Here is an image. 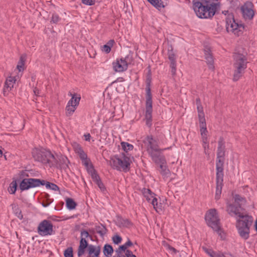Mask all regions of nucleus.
<instances>
[{
  "label": "nucleus",
  "mask_w": 257,
  "mask_h": 257,
  "mask_svg": "<svg viewBox=\"0 0 257 257\" xmlns=\"http://www.w3.org/2000/svg\"><path fill=\"white\" fill-rule=\"evenodd\" d=\"M253 222V218L248 215H243L236 219V227L240 237L246 240L249 237L250 228Z\"/></svg>",
  "instance_id": "obj_3"
},
{
  "label": "nucleus",
  "mask_w": 257,
  "mask_h": 257,
  "mask_svg": "<svg viewBox=\"0 0 257 257\" xmlns=\"http://www.w3.org/2000/svg\"><path fill=\"white\" fill-rule=\"evenodd\" d=\"M45 185L47 189H49L54 191H58L59 190V187L55 184L49 182L45 180L44 184L43 186Z\"/></svg>",
  "instance_id": "obj_39"
},
{
  "label": "nucleus",
  "mask_w": 257,
  "mask_h": 257,
  "mask_svg": "<svg viewBox=\"0 0 257 257\" xmlns=\"http://www.w3.org/2000/svg\"><path fill=\"white\" fill-rule=\"evenodd\" d=\"M226 153L225 142L222 137H220L218 141L217 151Z\"/></svg>",
  "instance_id": "obj_32"
},
{
  "label": "nucleus",
  "mask_w": 257,
  "mask_h": 257,
  "mask_svg": "<svg viewBox=\"0 0 257 257\" xmlns=\"http://www.w3.org/2000/svg\"><path fill=\"white\" fill-rule=\"evenodd\" d=\"M169 148H165L164 149H160L159 151H149L148 150L149 154L151 157L152 160L157 164H166L165 157L161 152L169 149Z\"/></svg>",
  "instance_id": "obj_15"
},
{
  "label": "nucleus",
  "mask_w": 257,
  "mask_h": 257,
  "mask_svg": "<svg viewBox=\"0 0 257 257\" xmlns=\"http://www.w3.org/2000/svg\"><path fill=\"white\" fill-rule=\"evenodd\" d=\"M168 59L170 61V67L171 69V73L172 75H175L177 70L176 56L172 49L168 51Z\"/></svg>",
  "instance_id": "obj_19"
},
{
  "label": "nucleus",
  "mask_w": 257,
  "mask_h": 257,
  "mask_svg": "<svg viewBox=\"0 0 257 257\" xmlns=\"http://www.w3.org/2000/svg\"><path fill=\"white\" fill-rule=\"evenodd\" d=\"M120 144L122 149L125 153H127L128 151L133 150L134 148L133 145L127 142H122Z\"/></svg>",
  "instance_id": "obj_40"
},
{
  "label": "nucleus",
  "mask_w": 257,
  "mask_h": 257,
  "mask_svg": "<svg viewBox=\"0 0 257 257\" xmlns=\"http://www.w3.org/2000/svg\"><path fill=\"white\" fill-rule=\"evenodd\" d=\"M70 162L68 158L61 154H56L54 157H51L50 163V167H55L58 169L66 170L69 168L68 164Z\"/></svg>",
  "instance_id": "obj_9"
},
{
  "label": "nucleus",
  "mask_w": 257,
  "mask_h": 257,
  "mask_svg": "<svg viewBox=\"0 0 257 257\" xmlns=\"http://www.w3.org/2000/svg\"><path fill=\"white\" fill-rule=\"evenodd\" d=\"M234 203L239 205L241 204V206L242 204H244L246 202V199L245 198L241 197L240 195L238 194H235L234 197Z\"/></svg>",
  "instance_id": "obj_38"
},
{
  "label": "nucleus",
  "mask_w": 257,
  "mask_h": 257,
  "mask_svg": "<svg viewBox=\"0 0 257 257\" xmlns=\"http://www.w3.org/2000/svg\"><path fill=\"white\" fill-rule=\"evenodd\" d=\"M148 143V149L149 151H159L160 149L158 145L157 141L154 139L152 136H148L146 138Z\"/></svg>",
  "instance_id": "obj_23"
},
{
  "label": "nucleus",
  "mask_w": 257,
  "mask_h": 257,
  "mask_svg": "<svg viewBox=\"0 0 257 257\" xmlns=\"http://www.w3.org/2000/svg\"><path fill=\"white\" fill-rule=\"evenodd\" d=\"M26 61V56H21L17 66L19 72L24 70V65Z\"/></svg>",
  "instance_id": "obj_36"
},
{
  "label": "nucleus",
  "mask_w": 257,
  "mask_h": 257,
  "mask_svg": "<svg viewBox=\"0 0 257 257\" xmlns=\"http://www.w3.org/2000/svg\"><path fill=\"white\" fill-rule=\"evenodd\" d=\"M204 57L209 68L213 70L214 59L210 48L206 47L204 49Z\"/></svg>",
  "instance_id": "obj_21"
},
{
  "label": "nucleus",
  "mask_w": 257,
  "mask_h": 257,
  "mask_svg": "<svg viewBox=\"0 0 257 257\" xmlns=\"http://www.w3.org/2000/svg\"><path fill=\"white\" fill-rule=\"evenodd\" d=\"M242 208L241 204L237 205L235 203H227L226 211L231 216H235L236 218H238L240 216L243 215V214L241 212Z\"/></svg>",
  "instance_id": "obj_16"
},
{
  "label": "nucleus",
  "mask_w": 257,
  "mask_h": 257,
  "mask_svg": "<svg viewBox=\"0 0 257 257\" xmlns=\"http://www.w3.org/2000/svg\"><path fill=\"white\" fill-rule=\"evenodd\" d=\"M116 224L119 227H129L133 225L132 222L128 219H124L120 215L116 216Z\"/></svg>",
  "instance_id": "obj_22"
},
{
  "label": "nucleus",
  "mask_w": 257,
  "mask_h": 257,
  "mask_svg": "<svg viewBox=\"0 0 257 257\" xmlns=\"http://www.w3.org/2000/svg\"><path fill=\"white\" fill-rule=\"evenodd\" d=\"M86 247H86L85 246H84L82 245H79L77 252L78 257H80L84 253Z\"/></svg>",
  "instance_id": "obj_50"
},
{
  "label": "nucleus",
  "mask_w": 257,
  "mask_h": 257,
  "mask_svg": "<svg viewBox=\"0 0 257 257\" xmlns=\"http://www.w3.org/2000/svg\"><path fill=\"white\" fill-rule=\"evenodd\" d=\"M37 231L42 236L52 235L54 233L52 223L49 220H43L39 223Z\"/></svg>",
  "instance_id": "obj_12"
},
{
  "label": "nucleus",
  "mask_w": 257,
  "mask_h": 257,
  "mask_svg": "<svg viewBox=\"0 0 257 257\" xmlns=\"http://www.w3.org/2000/svg\"><path fill=\"white\" fill-rule=\"evenodd\" d=\"M79 245H82L84 246H85L86 247H87L89 246L88 242H87V240H86V238H85V237H81Z\"/></svg>",
  "instance_id": "obj_55"
},
{
  "label": "nucleus",
  "mask_w": 257,
  "mask_h": 257,
  "mask_svg": "<svg viewBox=\"0 0 257 257\" xmlns=\"http://www.w3.org/2000/svg\"><path fill=\"white\" fill-rule=\"evenodd\" d=\"M84 137H85V140L86 141H89L90 140V138H91V136L90 135V134L88 133L87 134H85L84 135Z\"/></svg>",
  "instance_id": "obj_64"
},
{
  "label": "nucleus",
  "mask_w": 257,
  "mask_h": 257,
  "mask_svg": "<svg viewBox=\"0 0 257 257\" xmlns=\"http://www.w3.org/2000/svg\"><path fill=\"white\" fill-rule=\"evenodd\" d=\"M45 180L36 178H24L20 183V189L22 191L31 188L43 186Z\"/></svg>",
  "instance_id": "obj_11"
},
{
  "label": "nucleus",
  "mask_w": 257,
  "mask_h": 257,
  "mask_svg": "<svg viewBox=\"0 0 257 257\" xmlns=\"http://www.w3.org/2000/svg\"><path fill=\"white\" fill-rule=\"evenodd\" d=\"M124 252L125 253V255L126 256V257H130L131 255L133 254V252L131 250H129V249L126 250Z\"/></svg>",
  "instance_id": "obj_61"
},
{
  "label": "nucleus",
  "mask_w": 257,
  "mask_h": 257,
  "mask_svg": "<svg viewBox=\"0 0 257 257\" xmlns=\"http://www.w3.org/2000/svg\"><path fill=\"white\" fill-rule=\"evenodd\" d=\"M82 3L87 6H93L95 3V0H81Z\"/></svg>",
  "instance_id": "obj_53"
},
{
  "label": "nucleus",
  "mask_w": 257,
  "mask_h": 257,
  "mask_svg": "<svg viewBox=\"0 0 257 257\" xmlns=\"http://www.w3.org/2000/svg\"><path fill=\"white\" fill-rule=\"evenodd\" d=\"M80 235L81 237H85V238H86L89 237L90 238L91 240H92V237L90 235L88 232L85 229H82L81 230Z\"/></svg>",
  "instance_id": "obj_51"
},
{
  "label": "nucleus",
  "mask_w": 257,
  "mask_h": 257,
  "mask_svg": "<svg viewBox=\"0 0 257 257\" xmlns=\"http://www.w3.org/2000/svg\"><path fill=\"white\" fill-rule=\"evenodd\" d=\"M205 220L207 225L214 231H219L221 225L216 209H211L205 214Z\"/></svg>",
  "instance_id": "obj_8"
},
{
  "label": "nucleus",
  "mask_w": 257,
  "mask_h": 257,
  "mask_svg": "<svg viewBox=\"0 0 257 257\" xmlns=\"http://www.w3.org/2000/svg\"><path fill=\"white\" fill-rule=\"evenodd\" d=\"M225 153L219 151L216 152V173H224Z\"/></svg>",
  "instance_id": "obj_17"
},
{
  "label": "nucleus",
  "mask_w": 257,
  "mask_h": 257,
  "mask_svg": "<svg viewBox=\"0 0 257 257\" xmlns=\"http://www.w3.org/2000/svg\"><path fill=\"white\" fill-rule=\"evenodd\" d=\"M122 251H125L124 250H121L119 249V246L118 247V248L117 249H116L115 250V252H116V255L117 256H118L122 254Z\"/></svg>",
  "instance_id": "obj_62"
},
{
  "label": "nucleus",
  "mask_w": 257,
  "mask_h": 257,
  "mask_svg": "<svg viewBox=\"0 0 257 257\" xmlns=\"http://www.w3.org/2000/svg\"><path fill=\"white\" fill-rule=\"evenodd\" d=\"M91 170L87 171V173L91 176V177L93 181L95 183L99 179H100V177L97 173L96 170L94 168L91 167Z\"/></svg>",
  "instance_id": "obj_33"
},
{
  "label": "nucleus",
  "mask_w": 257,
  "mask_h": 257,
  "mask_svg": "<svg viewBox=\"0 0 257 257\" xmlns=\"http://www.w3.org/2000/svg\"><path fill=\"white\" fill-rule=\"evenodd\" d=\"M32 155L35 161L45 164H49L51 157H54V155L50 150L44 148H35L32 151Z\"/></svg>",
  "instance_id": "obj_7"
},
{
  "label": "nucleus",
  "mask_w": 257,
  "mask_h": 257,
  "mask_svg": "<svg viewBox=\"0 0 257 257\" xmlns=\"http://www.w3.org/2000/svg\"><path fill=\"white\" fill-rule=\"evenodd\" d=\"M150 4L156 9L159 10L165 7L163 0H147Z\"/></svg>",
  "instance_id": "obj_29"
},
{
  "label": "nucleus",
  "mask_w": 257,
  "mask_h": 257,
  "mask_svg": "<svg viewBox=\"0 0 257 257\" xmlns=\"http://www.w3.org/2000/svg\"><path fill=\"white\" fill-rule=\"evenodd\" d=\"M141 192L148 202H151V199L155 195L150 189L143 188Z\"/></svg>",
  "instance_id": "obj_26"
},
{
  "label": "nucleus",
  "mask_w": 257,
  "mask_h": 257,
  "mask_svg": "<svg viewBox=\"0 0 257 257\" xmlns=\"http://www.w3.org/2000/svg\"><path fill=\"white\" fill-rule=\"evenodd\" d=\"M152 73L149 69L147 74L145 88V118L146 125L150 127L152 125L153 94L151 91Z\"/></svg>",
  "instance_id": "obj_2"
},
{
  "label": "nucleus",
  "mask_w": 257,
  "mask_h": 257,
  "mask_svg": "<svg viewBox=\"0 0 257 257\" xmlns=\"http://www.w3.org/2000/svg\"><path fill=\"white\" fill-rule=\"evenodd\" d=\"M202 249L210 257H214L216 252L211 248H208L205 246H202Z\"/></svg>",
  "instance_id": "obj_47"
},
{
  "label": "nucleus",
  "mask_w": 257,
  "mask_h": 257,
  "mask_svg": "<svg viewBox=\"0 0 257 257\" xmlns=\"http://www.w3.org/2000/svg\"><path fill=\"white\" fill-rule=\"evenodd\" d=\"M214 257H225V256L222 252H216Z\"/></svg>",
  "instance_id": "obj_63"
},
{
  "label": "nucleus",
  "mask_w": 257,
  "mask_h": 257,
  "mask_svg": "<svg viewBox=\"0 0 257 257\" xmlns=\"http://www.w3.org/2000/svg\"><path fill=\"white\" fill-rule=\"evenodd\" d=\"M224 173H216V192L215 199L216 200L220 198L222 189L223 186Z\"/></svg>",
  "instance_id": "obj_18"
},
{
  "label": "nucleus",
  "mask_w": 257,
  "mask_h": 257,
  "mask_svg": "<svg viewBox=\"0 0 257 257\" xmlns=\"http://www.w3.org/2000/svg\"><path fill=\"white\" fill-rule=\"evenodd\" d=\"M88 251L91 257H99L100 253V247L99 246L95 247L90 244L88 246Z\"/></svg>",
  "instance_id": "obj_25"
},
{
  "label": "nucleus",
  "mask_w": 257,
  "mask_h": 257,
  "mask_svg": "<svg viewBox=\"0 0 257 257\" xmlns=\"http://www.w3.org/2000/svg\"><path fill=\"white\" fill-rule=\"evenodd\" d=\"M113 251L114 249L111 245L107 243L104 244L103 248V252L105 256H111Z\"/></svg>",
  "instance_id": "obj_28"
},
{
  "label": "nucleus",
  "mask_w": 257,
  "mask_h": 257,
  "mask_svg": "<svg viewBox=\"0 0 257 257\" xmlns=\"http://www.w3.org/2000/svg\"><path fill=\"white\" fill-rule=\"evenodd\" d=\"M201 138L207 137L208 131L206 128H201L200 129Z\"/></svg>",
  "instance_id": "obj_54"
},
{
  "label": "nucleus",
  "mask_w": 257,
  "mask_h": 257,
  "mask_svg": "<svg viewBox=\"0 0 257 257\" xmlns=\"http://www.w3.org/2000/svg\"><path fill=\"white\" fill-rule=\"evenodd\" d=\"M254 5L249 1H246L241 7L240 10L243 18L245 20H251L254 16Z\"/></svg>",
  "instance_id": "obj_14"
},
{
  "label": "nucleus",
  "mask_w": 257,
  "mask_h": 257,
  "mask_svg": "<svg viewBox=\"0 0 257 257\" xmlns=\"http://www.w3.org/2000/svg\"><path fill=\"white\" fill-rule=\"evenodd\" d=\"M12 206L13 212L16 214V215L20 219H23V215L22 213V211L19 207L18 205L12 204Z\"/></svg>",
  "instance_id": "obj_37"
},
{
  "label": "nucleus",
  "mask_w": 257,
  "mask_h": 257,
  "mask_svg": "<svg viewBox=\"0 0 257 257\" xmlns=\"http://www.w3.org/2000/svg\"><path fill=\"white\" fill-rule=\"evenodd\" d=\"M75 153L77 154L81 160L82 164L86 169L87 172L91 170V167L94 168V166L91 163L90 159L88 158L87 155L85 153L80 145H78L75 148Z\"/></svg>",
  "instance_id": "obj_13"
},
{
  "label": "nucleus",
  "mask_w": 257,
  "mask_h": 257,
  "mask_svg": "<svg viewBox=\"0 0 257 257\" xmlns=\"http://www.w3.org/2000/svg\"><path fill=\"white\" fill-rule=\"evenodd\" d=\"M77 106H74V105L67 103L66 106V115L68 116L71 115L75 110L76 109Z\"/></svg>",
  "instance_id": "obj_35"
},
{
  "label": "nucleus",
  "mask_w": 257,
  "mask_h": 257,
  "mask_svg": "<svg viewBox=\"0 0 257 257\" xmlns=\"http://www.w3.org/2000/svg\"><path fill=\"white\" fill-rule=\"evenodd\" d=\"M61 19L59 16L56 13L52 14V18L50 21L51 24H57L61 21Z\"/></svg>",
  "instance_id": "obj_43"
},
{
  "label": "nucleus",
  "mask_w": 257,
  "mask_h": 257,
  "mask_svg": "<svg viewBox=\"0 0 257 257\" xmlns=\"http://www.w3.org/2000/svg\"><path fill=\"white\" fill-rule=\"evenodd\" d=\"M52 201H50V199L46 200L45 201H43L42 203V205L44 207H47L50 205V204L52 203Z\"/></svg>",
  "instance_id": "obj_59"
},
{
  "label": "nucleus",
  "mask_w": 257,
  "mask_h": 257,
  "mask_svg": "<svg viewBox=\"0 0 257 257\" xmlns=\"http://www.w3.org/2000/svg\"><path fill=\"white\" fill-rule=\"evenodd\" d=\"M95 229L96 232L101 237H103L107 231V229L106 228V226L102 224H100V225L96 226Z\"/></svg>",
  "instance_id": "obj_34"
},
{
  "label": "nucleus",
  "mask_w": 257,
  "mask_h": 257,
  "mask_svg": "<svg viewBox=\"0 0 257 257\" xmlns=\"http://www.w3.org/2000/svg\"><path fill=\"white\" fill-rule=\"evenodd\" d=\"M112 239L114 244H118L121 242L122 238L120 235L116 234L112 237Z\"/></svg>",
  "instance_id": "obj_49"
},
{
  "label": "nucleus",
  "mask_w": 257,
  "mask_h": 257,
  "mask_svg": "<svg viewBox=\"0 0 257 257\" xmlns=\"http://www.w3.org/2000/svg\"><path fill=\"white\" fill-rule=\"evenodd\" d=\"M65 201L66 207L70 210L74 209L77 205L76 202L71 198H67Z\"/></svg>",
  "instance_id": "obj_31"
},
{
  "label": "nucleus",
  "mask_w": 257,
  "mask_h": 257,
  "mask_svg": "<svg viewBox=\"0 0 257 257\" xmlns=\"http://www.w3.org/2000/svg\"><path fill=\"white\" fill-rule=\"evenodd\" d=\"M68 95L71 96V98L68 102L69 104L74 105V106H77L81 99L80 95L76 93H72L71 92H69Z\"/></svg>",
  "instance_id": "obj_24"
},
{
  "label": "nucleus",
  "mask_w": 257,
  "mask_h": 257,
  "mask_svg": "<svg viewBox=\"0 0 257 257\" xmlns=\"http://www.w3.org/2000/svg\"><path fill=\"white\" fill-rule=\"evenodd\" d=\"M150 202L153 205L154 208L156 210V211L158 212V209L162 210L161 205H158L157 199L154 196L151 199Z\"/></svg>",
  "instance_id": "obj_44"
},
{
  "label": "nucleus",
  "mask_w": 257,
  "mask_h": 257,
  "mask_svg": "<svg viewBox=\"0 0 257 257\" xmlns=\"http://www.w3.org/2000/svg\"><path fill=\"white\" fill-rule=\"evenodd\" d=\"M165 164H160V168L161 169V174L164 178H168L171 174L170 171L167 168Z\"/></svg>",
  "instance_id": "obj_30"
},
{
  "label": "nucleus",
  "mask_w": 257,
  "mask_h": 257,
  "mask_svg": "<svg viewBox=\"0 0 257 257\" xmlns=\"http://www.w3.org/2000/svg\"><path fill=\"white\" fill-rule=\"evenodd\" d=\"M133 60L132 56L129 55L125 57L117 58L115 61L112 63L113 70L115 72H122L127 69L129 64Z\"/></svg>",
  "instance_id": "obj_10"
},
{
  "label": "nucleus",
  "mask_w": 257,
  "mask_h": 257,
  "mask_svg": "<svg viewBox=\"0 0 257 257\" xmlns=\"http://www.w3.org/2000/svg\"><path fill=\"white\" fill-rule=\"evenodd\" d=\"M197 112L198 113L204 112L203 107L202 105H197Z\"/></svg>",
  "instance_id": "obj_60"
},
{
  "label": "nucleus",
  "mask_w": 257,
  "mask_h": 257,
  "mask_svg": "<svg viewBox=\"0 0 257 257\" xmlns=\"http://www.w3.org/2000/svg\"><path fill=\"white\" fill-rule=\"evenodd\" d=\"M131 161L124 153L115 155L110 159V165L113 169L127 172L130 170Z\"/></svg>",
  "instance_id": "obj_6"
},
{
  "label": "nucleus",
  "mask_w": 257,
  "mask_h": 257,
  "mask_svg": "<svg viewBox=\"0 0 257 257\" xmlns=\"http://www.w3.org/2000/svg\"><path fill=\"white\" fill-rule=\"evenodd\" d=\"M202 142V146L204 150V153L207 154V150L209 149V142L208 141L207 137L201 138Z\"/></svg>",
  "instance_id": "obj_42"
},
{
  "label": "nucleus",
  "mask_w": 257,
  "mask_h": 257,
  "mask_svg": "<svg viewBox=\"0 0 257 257\" xmlns=\"http://www.w3.org/2000/svg\"><path fill=\"white\" fill-rule=\"evenodd\" d=\"M115 43V41L113 39L109 40L106 44H105L106 46H109L110 48L112 47L114 44Z\"/></svg>",
  "instance_id": "obj_58"
},
{
  "label": "nucleus",
  "mask_w": 257,
  "mask_h": 257,
  "mask_svg": "<svg viewBox=\"0 0 257 257\" xmlns=\"http://www.w3.org/2000/svg\"><path fill=\"white\" fill-rule=\"evenodd\" d=\"M111 48H110L109 46L104 45L102 47V50L105 52L106 53H109L111 51Z\"/></svg>",
  "instance_id": "obj_57"
},
{
  "label": "nucleus",
  "mask_w": 257,
  "mask_h": 257,
  "mask_svg": "<svg viewBox=\"0 0 257 257\" xmlns=\"http://www.w3.org/2000/svg\"><path fill=\"white\" fill-rule=\"evenodd\" d=\"M64 257H73V248L67 247L64 251Z\"/></svg>",
  "instance_id": "obj_46"
},
{
  "label": "nucleus",
  "mask_w": 257,
  "mask_h": 257,
  "mask_svg": "<svg viewBox=\"0 0 257 257\" xmlns=\"http://www.w3.org/2000/svg\"><path fill=\"white\" fill-rule=\"evenodd\" d=\"M215 231L217 233L218 235H219L222 239H224L223 235L224 234V233L223 231L222 230L221 225H220L219 230V231Z\"/></svg>",
  "instance_id": "obj_56"
},
{
  "label": "nucleus",
  "mask_w": 257,
  "mask_h": 257,
  "mask_svg": "<svg viewBox=\"0 0 257 257\" xmlns=\"http://www.w3.org/2000/svg\"><path fill=\"white\" fill-rule=\"evenodd\" d=\"M234 59L233 68L234 73L233 81H237L243 75L245 70L247 68V59L243 54L235 53L233 55Z\"/></svg>",
  "instance_id": "obj_4"
},
{
  "label": "nucleus",
  "mask_w": 257,
  "mask_h": 257,
  "mask_svg": "<svg viewBox=\"0 0 257 257\" xmlns=\"http://www.w3.org/2000/svg\"><path fill=\"white\" fill-rule=\"evenodd\" d=\"M133 242L128 238L127 241L123 244L119 246V249L121 250L125 251L127 248L133 245Z\"/></svg>",
  "instance_id": "obj_45"
},
{
  "label": "nucleus",
  "mask_w": 257,
  "mask_h": 257,
  "mask_svg": "<svg viewBox=\"0 0 257 257\" xmlns=\"http://www.w3.org/2000/svg\"><path fill=\"white\" fill-rule=\"evenodd\" d=\"M17 186L16 180H13L10 184V186L8 188V191L9 193L14 194L16 192Z\"/></svg>",
  "instance_id": "obj_41"
},
{
  "label": "nucleus",
  "mask_w": 257,
  "mask_h": 257,
  "mask_svg": "<svg viewBox=\"0 0 257 257\" xmlns=\"http://www.w3.org/2000/svg\"><path fill=\"white\" fill-rule=\"evenodd\" d=\"M95 183L96 184H97V185L98 186V187H99V188L100 189V190L102 191V192H104L106 191V188L104 185V184L103 183V182H102L101 181V179H99L98 181H97L96 182H95Z\"/></svg>",
  "instance_id": "obj_48"
},
{
  "label": "nucleus",
  "mask_w": 257,
  "mask_h": 257,
  "mask_svg": "<svg viewBox=\"0 0 257 257\" xmlns=\"http://www.w3.org/2000/svg\"><path fill=\"white\" fill-rule=\"evenodd\" d=\"M204 57L209 68L213 70L214 59L210 48L206 47L204 49Z\"/></svg>",
  "instance_id": "obj_20"
},
{
  "label": "nucleus",
  "mask_w": 257,
  "mask_h": 257,
  "mask_svg": "<svg viewBox=\"0 0 257 257\" xmlns=\"http://www.w3.org/2000/svg\"><path fill=\"white\" fill-rule=\"evenodd\" d=\"M19 175H20V178H23V179L25 178L26 177H29V175L28 173L27 172V170H22V171H20L19 173Z\"/></svg>",
  "instance_id": "obj_52"
},
{
  "label": "nucleus",
  "mask_w": 257,
  "mask_h": 257,
  "mask_svg": "<svg viewBox=\"0 0 257 257\" xmlns=\"http://www.w3.org/2000/svg\"><path fill=\"white\" fill-rule=\"evenodd\" d=\"M219 4L211 3L209 0H193L192 7L200 19H212L217 11Z\"/></svg>",
  "instance_id": "obj_1"
},
{
  "label": "nucleus",
  "mask_w": 257,
  "mask_h": 257,
  "mask_svg": "<svg viewBox=\"0 0 257 257\" xmlns=\"http://www.w3.org/2000/svg\"><path fill=\"white\" fill-rule=\"evenodd\" d=\"M222 14L226 16L225 18L226 31L228 32H231L237 36L241 35L244 30V24L236 22L233 13H229L228 11H223Z\"/></svg>",
  "instance_id": "obj_5"
},
{
  "label": "nucleus",
  "mask_w": 257,
  "mask_h": 257,
  "mask_svg": "<svg viewBox=\"0 0 257 257\" xmlns=\"http://www.w3.org/2000/svg\"><path fill=\"white\" fill-rule=\"evenodd\" d=\"M16 80L14 77H9L6 80L4 86V89H7L8 91L11 90L13 88L14 84Z\"/></svg>",
  "instance_id": "obj_27"
}]
</instances>
